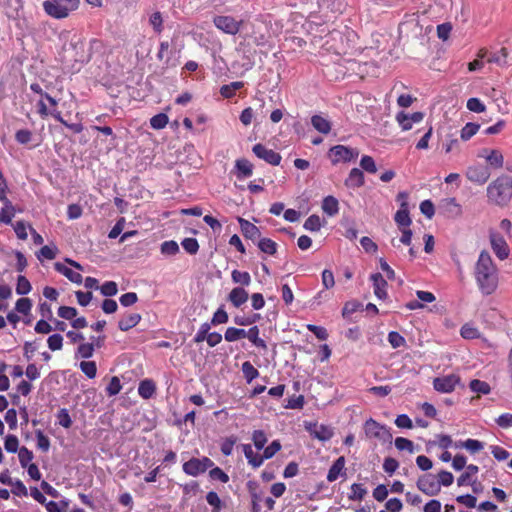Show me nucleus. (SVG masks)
Listing matches in <instances>:
<instances>
[{"instance_id": "nucleus-1", "label": "nucleus", "mask_w": 512, "mask_h": 512, "mask_svg": "<svg viewBox=\"0 0 512 512\" xmlns=\"http://www.w3.org/2000/svg\"><path fill=\"white\" fill-rule=\"evenodd\" d=\"M476 285L483 296L493 294L499 285V271L491 255L483 250L474 266Z\"/></svg>"}, {"instance_id": "nucleus-2", "label": "nucleus", "mask_w": 512, "mask_h": 512, "mask_svg": "<svg viewBox=\"0 0 512 512\" xmlns=\"http://www.w3.org/2000/svg\"><path fill=\"white\" fill-rule=\"evenodd\" d=\"M488 201L497 206H505L512 198V177L502 175L487 187Z\"/></svg>"}, {"instance_id": "nucleus-3", "label": "nucleus", "mask_w": 512, "mask_h": 512, "mask_svg": "<svg viewBox=\"0 0 512 512\" xmlns=\"http://www.w3.org/2000/svg\"><path fill=\"white\" fill-rule=\"evenodd\" d=\"M80 0H45L42 4L44 12L51 18L61 20L79 8Z\"/></svg>"}, {"instance_id": "nucleus-4", "label": "nucleus", "mask_w": 512, "mask_h": 512, "mask_svg": "<svg viewBox=\"0 0 512 512\" xmlns=\"http://www.w3.org/2000/svg\"><path fill=\"white\" fill-rule=\"evenodd\" d=\"M363 429L367 439L378 440L382 444L392 443L391 429L373 418H369L364 422Z\"/></svg>"}, {"instance_id": "nucleus-5", "label": "nucleus", "mask_w": 512, "mask_h": 512, "mask_svg": "<svg viewBox=\"0 0 512 512\" xmlns=\"http://www.w3.org/2000/svg\"><path fill=\"white\" fill-rule=\"evenodd\" d=\"M359 155L357 148H352L345 145L332 146L328 151V157L333 165H337L341 162L348 163L355 160Z\"/></svg>"}, {"instance_id": "nucleus-6", "label": "nucleus", "mask_w": 512, "mask_h": 512, "mask_svg": "<svg viewBox=\"0 0 512 512\" xmlns=\"http://www.w3.org/2000/svg\"><path fill=\"white\" fill-rule=\"evenodd\" d=\"M214 466V462L208 457L191 458L183 464V471L185 474L197 477L205 473L208 469Z\"/></svg>"}, {"instance_id": "nucleus-7", "label": "nucleus", "mask_w": 512, "mask_h": 512, "mask_svg": "<svg viewBox=\"0 0 512 512\" xmlns=\"http://www.w3.org/2000/svg\"><path fill=\"white\" fill-rule=\"evenodd\" d=\"M213 24L226 34L236 35L240 31L242 21L236 20L233 16L217 15L213 18Z\"/></svg>"}, {"instance_id": "nucleus-8", "label": "nucleus", "mask_w": 512, "mask_h": 512, "mask_svg": "<svg viewBox=\"0 0 512 512\" xmlns=\"http://www.w3.org/2000/svg\"><path fill=\"white\" fill-rule=\"evenodd\" d=\"M489 239L491 248L497 258L501 261L507 259L510 254V249L504 237L499 232L490 231Z\"/></svg>"}, {"instance_id": "nucleus-9", "label": "nucleus", "mask_w": 512, "mask_h": 512, "mask_svg": "<svg viewBox=\"0 0 512 512\" xmlns=\"http://www.w3.org/2000/svg\"><path fill=\"white\" fill-rule=\"evenodd\" d=\"M417 487L428 496H435L440 492V484L437 482V478L431 473L419 477Z\"/></svg>"}, {"instance_id": "nucleus-10", "label": "nucleus", "mask_w": 512, "mask_h": 512, "mask_svg": "<svg viewBox=\"0 0 512 512\" xmlns=\"http://www.w3.org/2000/svg\"><path fill=\"white\" fill-rule=\"evenodd\" d=\"M395 119L403 131H409L414 124H419L424 119L423 112L406 113L400 111L396 114Z\"/></svg>"}, {"instance_id": "nucleus-11", "label": "nucleus", "mask_w": 512, "mask_h": 512, "mask_svg": "<svg viewBox=\"0 0 512 512\" xmlns=\"http://www.w3.org/2000/svg\"><path fill=\"white\" fill-rule=\"evenodd\" d=\"M459 382V376H457L456 374H449L435 378L433 380V387L436 391L440 393H451L455 390Z\"/></svg>"}, {"instance_id": "nucleus-12", "label": "nucleus", "mask_w": 512, "mask_h": 512, "mask_svg": "<svg viewBox=\"0 0 512 512\" xmlns=\"http://www.w3.org/2000/svg\"><path fill=\"white\" fill-rule=\"evenodd\" d=\"M252 151L259 159H262L273 166H278L282 159L278 152L272 149H268L266 146L260 143L255 144L252 148Z\"/></svg>"}, {"instance_id": "nucleus-13", "label": "nucleus", "mask_w": 512, "mask_h": 512, "mask_svg": "<svg viewBox=\"0 0 512 512\" xmlns=\"http://www.w3.org/2000/svg\"><path fill=\"white\" fill-rule=\"evenodd\" d=\"M466 177L469 181L483 185L490 177L489 168L480 164L468 167Z\"/></svg>"}, {"instance_id": "nucleus-14", "label": "nucleus", "mask_w": 512, "mask_h": 512, "mask_svg": "<svg viewBox=\"0 0 512 512\" xmlns=\"http://www.w3.org/2000/svg\"><path fill=\"white\" fill-rule=\"evenodd\" d=\"M479 158H483L494 169H500L504 164V156L498 149L484 148L478 153Z\"/></svg>"}, {"instance_id": "nucleus-15", "label": "nucleus", "mask_w": 512, "mask_h": 512, "mask_svg": "<svg viewBox=\"0 0 512 512\" xmlns=\"http://www.w3.org/2000/svg\"><path fill=\"white\" fill-rule=\"evenodd\" d=\"M373 284V291L375 296L384 300L387 298V281L384 279L381 273H374L370 276Z\"/></svg>"}, {"instance_id": "nucleus-16", "label": "nucleus", "mask_w": 512, "mask_h": 512, "mask_svg": "<svg viewBox=\"0 0 512 512\" xmlns=\"http://www.w3.org/2000/svg\"><path fill=\"white\" fill-rule=\"evenodd\" d=\"M238 223L240 225L242 234L246 238L254 241L260 237V234H261L260 230L253 223H251L248 220L241 218V217L238 218Z\"/></svg>"}, {"instance_id": "nucleus-17", "label": "nucleus", "mask_w": 512, "mask_h": 512, "mask_svg": "<svg viewBox=\"0 0 512 512\" xmlns=\"http://www.w3.org/2000/svg\"><path fill=\"white\" fill-rule=\"evenodd\" d=\"M54 268L58 273L64 275L72 283L81 284L83 282V277L79 272L72 270L63 263L56 262L54 264Z\"/></svg>"}, {"instance_id": "nucleus-18", "label": "nucleus", "mask_w": 512, "mask_h": 512, "mask_svg": "<svg viewBox=\"0 0 512 512\" xmlns=\"http://www.w3.org/2000/svg\"><path fill=\"white\" fill-rule=\"evenodd\" d=\"M345 458L343 456L337 458L328 470L327 481L334 482L340 475L345 474Z\"/></svg>"}, {"instance_id": "nucleus-19", "label": "nucleus", "mask_w": 512, "mask_h": 512, "mask_svg": "<svg viewBox=\"0 0 512 512\" xmlns=\"http://www.w3.org/2000/svg\"><path fill=\"white\" fill-rule=\"evenodd\" d=\"M242 451H243L249 465H251L253 468H258L263 464V462L265 460L263 455H260L257 452H254V450L250 444H243Z\"/></svg>"}, {"instance_id": "nucleus-20", "label": "nucleus", "mask_w": 512, "mask_h": 512, "mask_svg": "<svg viewBox=\"0 0 512 512\" xmlns=\"http://www.w3.org/2000/svg\"><path fill=\"white\" fill-rule=\"evenodd\" d=\"M394 220L400 228L401 227L408 228L411 225L412 220H411L410 214H409L408 203L400 204V208L396 212V214L394 216Z\"/></svg>"}, {"instance_id": "nucleus-21", "label": "nucleus", "mask_w": 512, "mask_h": 512, "mask_svg": "<svg viewBox=\"0 0 512 512\" xmlns=\"http://www.w3.org/2000/svg\"><path fill=\"white\" fill-rule=\"evenodd\" d=\"M249 298L248 292L242 287H235L228 295V300L234 307L238 308L247 302Z\"/></svg>"}, {"instance_id": "nucleus-22", "label": "nucleus", "mask_w": 512, "mask_h": 512, "mask_svg": "<svg viewBox=\"0 0 512 512\" xmlns=\"http://www.w3.org/2000/svg\"><path fill=\"white\" fill-rule=\"evenodd\" d=\"M236 177L239 180L248 178L253 173V165L247 159H238L235 162Z\"/></svg>"}, {"instance_id": "nucleus-23", "label": "nucleus", "mask_w": 512, "mask_h": 512, "mask_svg": "<svg viewBox=\"0 0 512 512\" xmlns=\"http://www.w3.org/2000/svg\"><path fill=\"white\" fill-rule=\"evenodd\" d=\"M365 178L363 172L359 168H352L345 180L348 188H359L364 185Z\"/></svg>"}, {"instance_id": "nucleus-24", "label": "nucleus", "mask_w": 512, "mask_h": 512, "mask_svg": "<svg viewBox=\"0 0 512 512\" xmlns=\"http://www.w3.org/2000/svg\"><path fill=\"white\" fill-rule=\"evenodd\" d=\"M311 125L322 134H329L332 129L331 122L322 115L316 114L311 117Z\"/></svg>"}, {"instance_id": "nucleus-25", "label": "nucleus", "mask_w": 512, "mask_h": 512, "mask_svg": "<svg viewBox=\"0 0 512 512\" xmlns=\"http://www.w3.org/2000/svg\"><path fill=\"white\" fill-rule=\"evenodd\" d=\"M156 392V385L151 379H144L139 383L138 394L143 399H150Z\"/></svg>"}, {"instance_id": "nucleus-26", "label": "nucleus", "mask_w": 512, "mask_h": 512, "mask_svg": "<svg viewBox=\"0 0 512 512\" xmlns=\"http://www.w3.org/2000/svg\"><path fill=\"white\" fill-rule=\"evenodd\" d=\"M465 468V472L461 474L460 477L457 479L458 486L473 485L474 481H472L471 478L475 476L479 471L478 466L474 464L467 465Z\"/></svg>"}, {"instance_id": "nucleus-27", "label": "nucleus", "mask_w": 512, "mask_h": 512, "mask_svg": "<svg viewBox=\"0 0 512 512\" xmlns=\"http://www.w3.org/2000/svg\"><path fill=\"white\" fill-rule=\"evenodd\" d=\"M141 320V315L139 313H131L118 322V328L121 331H128L131 328L135 327Z\"/></svg>"}, {"instance_id": "nucleus-28", "label": "nucleus", "mask_w": 512, "mask_h": 512, "mask_svg": "<svg viewBox=\"0 0 512 512\" xmlns=\"http://www.w3.org/2000/svg\"><path fill=\"white\" fill-rule=\"evenodd\" d=\"M311 435L320 440V441H328L333 436V431L330 427L325 425H314V429H309Z\"/></svg>"}, {"instance_id": "nucleus-29", "label": "nucleus", "mask_w": 512, "mask_h": 512, "mask_svg": "<svg viewBox=\"0 0 512 512\" xmlns=\"http://www.w3.org/2000/svg\"><path fill=\"white\" fill-rule=\"evenodd\" d=\"M259 333V328L257 326H253L246 330L245 338H247L254 346L266 350L267 344L262 338L259 337Z\"/></svg>"}, {"instance_id": "nucleus-30", "label": "nucleus", "mask_w": 512, "mask_h": 512, "mask_svg": "<svg viewBox=\"0 0 512 512\" xmlns=\"http://www.w3.org/2000/svg\"><path fill=\"white\" fill-rule=\"evenodd\" d=\"M322 210L329 216H334L339 212L338 200L333 196H326L322 202Z\"/></svg>"}, {"instance_id": "nucleus-31", "label": "nucleus", "mask_w": 512, "mask_h": 512, "mask_svg": "<svg viewBox=\"0 0 512 512\" xmlns=\"http://www.w3.org/2000/svg\"><path fill=\"white\" fill-rule=\"evenodd\" d=\"M58 253V248L55 245H45L36 254L38 260L44 259L53 260Z\"/></svg>"}, {"instance_id": "nucleus-32", "label": "nucleus", "mask_w": 512, "mask_h": 512, "mask_svg": "<svg viewBox=\"0 0 512 512\" xmlns=\"http://www.w3.org/2000/svg\"><path fill=\"white\" fill-rule=\"evenodd\" d=\"M246 330L236 327H228L225 331L224 338L227 342H235L242 338H245Z\"/></svg>"}, {"instance_id": "nucleus-33", "label": "nucleus", "mask_w": 512, "mask_h": 512, "mask_svg": "<svg viewBox=\"0 0 512 512\" xmlns=\"http://www.w3.org/2000/svg\"><path fill=\"white\" fill-rule=\"evenodd\" d=\"M508 50L507 48H501L498 52L492 53L487 61L489 63H495L499 66H505L508 63Z\"/></svg>"}, {"instance_id": "nucleus-34", "label": "nucleus", "mask_w": 512, "mask_h": 512, "mask_svg": "<svg viewBox=\"0 0 512 512\" xmlns=\"http://www.w3.org/2000/svg\"><path fill=\"white\" fill-rule=\"evenodd\" d=\"M469 387L471 391L477 394L487 395L491 391L490 385L482 380L474 379L470 382Z\"/></svg>"}, {"instance_id": "nucleus-35", "label": "nucleus", "mask_w": 512, "mask_h": 512, "mask_svg": "<svg viewBox=\"0 0 512 512\" xmlns=\"http://www.w3.org/2000/svg\"><path fill=\"white\" fill-rule=\"evenodd\" d=\"M350 494L348 498L352 501H361L367 494L366 488L359 483H353L350 487Z\"/></svg>"}, {"instance_id": "nucleus-36", "label": "nucleus", "mask_w": 512, "mask_h": 512, "mask_svg": "<svg viewBox=\"0 0 512 512\" xmlns=\"http://www.w3.org/2000/svg\"><path fill=\"white\" fill-rule=\"evenodd\" d=\"M148 22H149L150 26L153 28L155 33L160 34L163 31L164 26H163V17H162L161 12H159V11L153 12L149 16Z\"/></svg>"}, {"instance_id": "nucleus-37", "label": "nucleus", "mask_w": 512, "mask_h": 512, "mask_svg": "<svg viewBox=\"0 0 512 512\" xmlns=\"http://www.w3.org/2000/svg\"><path fill=\"white\" fill-rule=\"evenodd\" d=\"M32 290V286L29 282V280L23 276V275H19L17 277V283H16V293L18 295H27L31 292Z\"/></svg>"}, {"instance_id": "nucleus-38", "label": "nucleus", "mask_w": 512, "mask_h": 512, "mask_svg": "<svg viewBox=\"0 0 512 512\" xmlns=\"http://www.w3.org/2000/svg\"><path fill=\"white\" fill-rule=\"evenodd\" d=\"M242 373L248 383H251L259 376L258 370L249 362L246 361L241 366Z\"/></svg>"}, {"instance_id": "nucleus-39", "label": "nucleus", "mask_w": 512, "mask_h": 512, "mask_svg": "<svg viewBox=\"0 0 512 512\" xmlns=\"http://www.w3.org/2000/svg\"><path fill=\"white\" fill-rule=\"evenodd\" d=\"M304 229L311 231V232H317L322 227V221L321 218L318 215H310L304 222L303 225Z\"/></svg>"}, {"instance_id": "nucleus-40", "label": "nucleus", "mask_w": 512, "mask_h": 512, "mask_svg": "<svg viewBox=\"0 0 512 512\" xmlns=\"http://www.w3.org/2000/svg\"><path fill=\"white\" fill-rule=\"evenodd\" d=\"M258 248L266 254L274 255L277 250V244L269 238H262L258 242Z\"/></svg>"}, {"instance_id": "nucleus-41", "label": "nucleus", "mask_w": 512, "mask_h": 512, "mask_svg": "<svg viewBox=\"0 0 512 512\" xmlns=\"http://www.w3.org/2000/svg\"><path fill=\"white\" fill-rule=\"evenodd\" d=\"M160 251L163 255L173 256L179 252V245L174 240L164 241L160 246Z\"/></svg>"}, {"instance_id": "nucleus-42", "label": "nucleus", "mask_w": 512, "mask_h": 512, "mask_svg": "<svg viewBox=\"0 0 512 512\" xmlns=\"http://www.w3.org/2000/svg\"><path fill=\"white\" fill-rule=\"evenodd\" d=\"M94 343H81L76 351V357L89 359L94 354Z\"/></svg>"}, {"instance_id": "nucleus-43", "label": "nucleus", "mask_w": 512, "mask_h": 512, "mask_svg": "<svg viewBox=\"0 0 512 512\" xmlns=\"http://www.w3.org/2000/svg\"><path fill=\"white\" fill-rule=\"evenodd\" d=\"M394 444L399 451H408L410 454H413L415 451L414 443L407 438L397 437Z\"/></svg>"}, {"instance_id": "nucleus-44", "label": "nucleus", "mask_w": 512, "mask_h": 512, "mask_svg": "<svg viewBox=\"0 0 512 512\" xmlns=\"http://www.w3.org/2000/svg\"><path fill=\"white\" fill-rule=\"evenodd\" d=\"M206 501L212 507V512H220L222 510V501L216 492H208L206 494Z\"/></svg>"}, {"instance_id": "nucleus-45", "label": "nucleus", "mask_w": 512, "mask_h": 512, "mask_svg": "<svg viewBox=\"0 0 512 512\" xmlns=\"http://www.w3.org/2000/svg\"><path fill=\"white\" fill-rule=\"evenodd\" d=\"M80 369L89 379H94L97 375V366L94 361H82Z\"/></svg>"}, {"instance_id": "nucleus-46", "label": "nucleus", "mask_w": 512, "mask_h": 512, "mask_svg": "<svg viewBox=\"0 0 512 512\" xmlns=\"http://www.w3.org/2000/svg\"><path fill=\"white\" fill-rule=\"evenodd\" d=\"M362 307V303L357 300L347 301L342 309V316L349 318L352 314L357 312Z\"/></svg>"}, {"instance_id": "nucleus-47", "label": "nucleus", "mask_w": 512, "mask_h": 512, "mask_svg": "<svg viewBox=\"0 0 512 512\" xmlns=\"http://www.w3.org/2000/svg\"><path fill=\"white\" fill-rule=\"evenodd\" d=\"M232 280L235 283L248 286L251 282V276L246 271L233 270L231 274Z\"/></svg>"}, {"instance_id": "nucleus-48", "label": "nucleus", "mask_w": 512, "mask_h": 512, "mask_svg": "<svg viewBox=\"0 0 512 512\" xmlns=\"http://www.w3.org/2000/svg\"><path fill=\"white\" fill-rule=\"evenodd\" d=\"M15 213H16V210L12 204H10L9 207L4 205L0 211V222L7 224V225L11 224L12 219L15 216Z\"/></svg>"}, {"instance_id": "nucleus-49", "label": "nucleus", "mask_w": 512, "mask_h": 512, "mask_svg": "<svg viewBox=\"0 0 512 512\" xmlns=\"http://www.w3.org/2000/svg\"><path fill=\"white\" fill-rule=\"evenodd\" d=\"M480 125L469 122L461 129V138L464 141L472 138L479 130Z\"/></svg>"}, {"instance_id": "nucleus-50", "label": "nucleus", "mask_w": 512, "mask_h": 512, "mask_svg": "<svg viewBox=\"0 0 512 512\" xmlns=\"http://www.w3.org/2000/svg\"><path fill=\"white\" fill-rule=\"evenodd\" d=\"M361 168L371 174L377 172V166L374 159L369 155H363L360 160Z\"/></svg>"}, {"instance_id": "nucleus-51", "label": "nucleus", "mask_w": 512, "mask_h": 512, "mask_svg": "<svg viewBox=\"0 0 512 512\" xmlns=\"http://www.w3.org/2000/svg\"><path fill=\"white\" fill-rule=\"evenodd\" d=\"M167 123L168 116L165 113L156 114L150 119L151 127L156 130L163 129Z\"/></svg>"}, {"instance_id": "nucleus-52", "label": "nucleus", "mask_w": 512, "mask_h": 512, "mask_svg": "<svg viewBox=\"0 0 512 512\" xmlns=\"http://www.w3.org/2000/svg\"><path fill=\"white\" fill-rule=\"evenodd\" d=\"M99 289L101 294L106 297L115 296L118 292L117 283L114 281H106L99 287Z\"/></svg>"}, {"instance_id": "nucleus-53", "label": "nucleus", "mask_w": 512, "mask_h": 512, "mask_svg": "<svg viewBox=\"0 0 512 512\" xmlns=\"http://www.w3.org/2000/svg\"><path fill=\"white\" fill-rule=\"evenodd\" d=\"M121 389L122 384L120 382V379L117 376H113L106 387V393L110 397L115 396L120 393Z\"/></svg>"}, {"instance_id": "nucleus-54", "label": "nucleus", "mask_w": 512, "mask_h": 512, "mask_svg": "<svg viewBox=\"0 0 512 512\" xmlns=\"http://www.w3.org/2000/svg\"><path fill=\"white\" fill-rule=\"evenodd\" d=\"M32 308V302L29 298H20L17 300L15 309L18 313L27 315L30 313Z\"/></svg>"}, {"instance_id": "nucleus-55", "label": "nucleus", "mask_w": 512, "mask_h": 512, "mask_svg": "<svg viewBox=\"0 0 512 512\" xmlns=\"http://www.w3.org/2000/svg\"><path fill=\"white\" fill-rule=\"evenodd\" d=\"M181 245L183 249L191 255L196 254L199 250V244L196 238H185L181 242Z\"/></svg>"}, {"instance_id": "nucleus-56", "label": "nucleus", "mask_w": 512, "mask_h": 512, "mask_svg": "<svg viewBox=\"0 0 512 512\" xmlns=\"http://www.w3.org/2000/svg\"><path fill=\"white\" fill-rule=\"evenodd\" d=\"M252 440L257 450L263 449L267 443V437L262 430H255L252 435Z\"/></svg>"}, {"instance_id": "nucleus-57", "label": "nucleus", "mask_w": 512, "mask_h": 512, "mask_svg": "<svg viewBox=\"0 0 512 512\" xmlns=\"http://www.w3.org/2000/svg\"><path fill=\"white\" fill-rule=\"evenodd\" d=\"M58 424L64 428H70L72 425V419L66 408H62L57 413Z\"/></svg>"}, {"instance_id": "nucleus-58", "label": "nucleus", "mask_w": 512, "mask_h": 512, "mask_svg": "<svg viewBox=\"0 0 512 512\" xmlns=\"http://www.w3.org/2000/svg\"><path fill=\"white\" fill-rule=\"evenodd\" d=\"M209 476L212 480H218L221 483L229 482V476L219 467H211Z\"/></svg>"}, {"instance_id": "nucleus-59", "label": "nucleus", "mask_w": 512, "mask_h": 512, "mask_svg": "<svg viewBox=\"0 0 512 512\" xmlns=\"http://www.w3.org/2000/svg\"><path fill=\"white\" fill-rule=\"evenodd\" d=\"M4 447L9 453H16L19 450V441L15 435H7L4 442Z\"/></svg>"}, {"instance_id": "nucleus-60", "label": "nucleus", "mask_w": 512, "mask_h": 512, "mask_svg": "<svg viewBox=\"0 0 512 512\" xmlns=\"http://www.w3.org/2000/svg\"><path fill=\"white\" fill-rule=\"evenodd\" d=\"M228 314L227 312L223 309V307H220L217 309V311L213 314V317L211 319V324H213V326H217V325H220V324H225L228 322Z\"/></svg>"}, {"instance_id": "nucleus-61", "label": "nucleus", "mask_w": 512, "mask_h": 512, "mask_svg": "<svg viewBox=\"0 0 512 512\" xmlns=\"http://www.w3.org/2000/svg\"><path fill=\"white\" fill-rule=\"evenodd\" d=\"M388 342L393 348H399L405 345V338L396 331H391L388 334Z\"/></svg>"}, {"instance_id": "nucleus-62", "label": "nucleus", "mask_w": 512, "mask_h": 512, "mask_svg": "<svg viewBox=\"0 0 512 512\" xmlns=\"http://www.w3.org/2000/svg\"><path fill=\"white\" fill-rule=\"evenodd\" d=\"M446 210L455 216H459L462 213L461 205L457 202L456 198H448L445 200Z\"/></svg>"}, {"instance_id": "nucleus-63", "label": "nucleus", "mask_w": 512, "mask_h": 512, "mask_svg": "<svg viewBox=\"0 0 512 512\" xmlns=\"http://www.w3.org/2000/svg\"><path fill=\"white\" fill-rule=\"evenodd\" d=\"M19 462L22 467H27L33 459V453L26 447H21L18 451Z\"/></svg>"}, {"instance_id": "nucleus-64", "label": "nucleus", "mask_w": 512, "mask_h": 512, "mask_svg": "<svg viewBox=\"0 0 512 512\" xmlns=\"http://www.w3.org/2000/svg\"><path fill=\"white\" fill-rule=\"evenodd\" d=\"M11 488V493H13L15 496L26 497L28 495L26 486L19 479L13 481Z\"/></svg>"}]
</instances>
